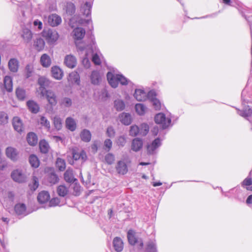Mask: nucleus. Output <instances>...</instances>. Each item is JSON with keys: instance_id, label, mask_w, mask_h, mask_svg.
I'll use <instances>...</instances> for the list:
<instances>
[{"instance_id": "f257e3e1", "label": "nucleus", "mask_w": 252, "mask_h": 252, "mask_svg": "<svg viewBox=\"0 0 252 252\" xmlns=\"http://www.w3.org/2000/svg\"><path fill=\"white\" fill-rule=\"evenodd\" d=\"M42 35L44 37L48 43H54L59 38V34L56 31L48 30H44L42 32Z\"/></svg>"}, {"instance_id": "f03ea898", "label": "nucleus", "mask_w": 252, "mask_h": 252, "mask_svg": "<svg viewBox=\"0 0 252 252\" xmlns=\"http://www.w3.org/2000/svg\"><path fill=\"white\" fill-rule=\"evenodd\" d=\"M155 121L156 123L161 125L163 128H166L171 123V120L166 118L165 115L162 113H159L155 116Z\"/></svg>"}, {"instance_id": "7ed1b4c3", "label": "nucleus", "mask_w": 252, "mask_h": 252, "mask_svg": "<svg viewBox=\"0 0 252 252\" xmlns=\"http://www.w3.org/2000/svg\"><path fill=\"white\" fill-rule=\"evenodd\" d=\"M12 179L16 182L22 183L26 181V175L19 169L14 170L11 174Z\"/></svg>"}, {"instance_id": "20e7f679", "label": "nucleus", "mask_w": 252, "mask_h": 252, "mask_svg": "<svg viewBox=\"0 0 252 252\" xmlns=\"http://www.w3.org/2000/svg\"><path fill=\"white\" fill-rule=\"evenodd\" d=\"M51 106H55L58 102L57 96L55 92L51 90L45 91L44 95Z\"/></svg>"}, {"instance_id": "39448f33", "label": "nucleus", "mask_w": 252, "mask_h": 252, "mask_svg": "<svg viewBox=\"0 0 252 252\" xmlns=\"http://www.w3.org/2000/svg\"><path fill=\"white\" fill-rule=\"evenodd\" d=\"M71 151L72 158L74 160L81 159L82 162H85L87 160V156L84 151L82 150L79 152L78 150L76 148H72Z\"/></svg>"}, {"instance_id": "423d86ee", "label": "nucleus", "mask_w": 252, "mask_h": 252, "mask_svg": "<svg viewBox=\"0 0 252 252\" xmlns=\"http://www.w3.org/2000/svg\"><path fill=\"white\" fill-rule=\"evenodd\" d=\"M37 82L40 86L39 90L41 94L43 96L44 95L45 91H47L45 90V88L49 86L50 81L45 77L41 76L38 79Z\"/></svg>"}, {"instance_id": "0eeeda50", "label": "nucleus", "mask_w": 252, "mask_h": 252, "mask_svg": "<svg viewBox=\"0 0 252 252\" xmlns=\"http://www.w3.org/2000/svg\"><path fill=\"white\" fill-rule=\"evenodd\" d=\"M48 171L50 172L47 174V180L52 185L55 184L59 182V178L55 173L53 168H48Z\"/></svg>"}, {"instance_id": "6e6552de", "label": "nucleus", "mask_w": 252, "mask_h": 252, "mask_svg": "<svg viewBox=\"0 0 252 252\" xmlns=\"http://www.w3.org/2000/svg\"><path fill=\"white\" fill-rule=\"evenodd\" d=\"M12 125L14 129L18 132L24 130V126L22 120L18 117H14L12 120Z\"/></svg>"}, {"instance_id": "1a4fd4ad", "label": "nucleus", "mask_w": 252, "mask_h": 252, "mask_svg": "<svg viewBox=\"0 0 252 252\" xmlns=\"http://www.w3.org/2000/svg\"><path fill=\"white\" fill-rule=\"evenodd\" d=\"M5 154L6 156L13 161H16L18 159V153L16 149L13 147H7L6 149Z\"/></svg>"}, {"instance_id": "9d476101", "label": "nucleus", "mask_w": 252, "mask_h": 252, "mask_svg": "<svg viewBox=\"0 0 252 252\" xmlns=\"http://www.w3.org/2000/svg\"><path fill=\"white\" fill-rule=\"evenodd\" d=\"M62 22L61 18L56 14H53L49 16L48 22L52 27L58 26Z\"/></svg>"}, {"instance_id": "9b49d317", "label": "nucleus", "mask_w": 252, "mask_h": 252, "mask_svg": "<svg viewBox=\"0 0 252 252\" xmlns=\"http://www.w3.org/2000/svg\"><path fill=\"white\" fill-rule=\"evenodd\" d=\"M73 37L75 40H80L82 39L85 36L86 32L85 30L80 27H77L74 29Z\"/></svg>"}, {"instance_id": "f8f14e48", "label": "nucleus", "mask_w": 252, "mask_h": 252, "mask_svg": "<svg viewBox=\"0 0 252 252\" xmlns=\"http://www.w3.org/2000/svg\"><path fill=\"white\" fill-rule=\"evenodd\" d=\"M161 145V142L159 138H157L156 139H155L152 143L148 145L147 147V152L149 154H153L155 150L158 148V147H159Z\"/></svg>"}, {"instance_id": "ddd939ff", "label": "nucleus", "mask_w": 252, "mask_h": 252, "mask_svg": "<svg viewBox=\"0 0 252 252\" xmlns=\"http://www.w3.org/2000/svg\"><path fill=\"white\" fill-rule=\"evenodd\" d=\"M51 73L53 77L57 80H61L63 76L62 70L57 66H54L51 68Z\"/></svg>"}, {"instance_id": "4468645a", "label": "nucleus", "mask_w": 252, "mask_h": 252, "mask_svg": "<svg viewBox=\"0 0 252 252\" xmlns=\"http://www.w3.org/2000/svg\"><path fill=\"white\" fill-rule=\"evenodd\" d=\"M50 196L49 192L47 191H42L38 193L37 196V200L41 203L43 204L49 201Z\"/></svg>"}, {"instance_id": "2eb2a0df", "label": "nucleus", "mask_w": 252, "mask_h": 252, "mask_svg": "<svg viewBox=\"0 0 252 252\" xmlns=\"http://www.w3.org/2000/svg\"><path fill=\"white\" fill-rule=\"evenodd\" d=\"M117 74L114 75L110 72L107 74V78L109 84L113 88H116L118 85V81L117 80Z\"/></svg>"}, {"instance_id": "dca6fc26", "label": "nucleus", "mask_w": 252, "mask_h": 252, "mask_svg": "<svg viewBox=\"0 0 252 252\" xmlns=\"http://www.w3.org/2000/svg\"><path fill=\"white\" fill-rule=\"evenodd\" d=\"M64 63L68 67L72 68L76 65V60L73 55H67L64 59Z\"/></svg>"}, {"instance_id": "f3484780", "label": "nucleus", "mask_w": 252, "mask_h": 252, "mask_svg": "<svg viewBox=\"0 0 252 252\" xmlns=\"http://www.w3.org/2000/svg\"><path fill=\"white\" fill-rule=\"evenodd\" d=\"M116 169L118 173L120 174L125 175L128 171L126 164L123 161H119L118 162Z\"/></svg>"}, {"instance_id": "a211bd4d", "label": "nucleus", "mask_w": 252, "mask_h": 252, "mask_svg": "<svg viewBox=\"0 0 252 252\" xmlns=\"http://www.w3.org/2000/svg\"><path fill=\"white\" fill-rule=\"evenodd\" d=\"M40 62L41 65L44 67H49L52 63L50 57L47 54H43L40 57Z\"/></svg>"}, {"instance_id": "6ab92c4d", "label": "nucleus", "mask_w": 252, "mask_h": 252, "mask_svg": "<svg viewBox=\"0 0 252 252\" xmlns=\"http://www.w3.org/2000/svg\"><path fill=\"white\" fill-rule=\"evenodd\" d=\"M21 36L25 42L29 43L32 38V33L30 30L25 28L23 29Z\"/></svg>"}, {"instance_id": "aec40b11", "label": "nucleus", "mask_w": 252, "mask_h": 252, "mask_svg": "<svg viewBox=\"0 0 252 252\" xmlns=\"http://www.w3.org/2000/svg\"><path fill=\"white\" fill-rule=\"evenodd\" d=\"M45 43L44 40L41 37L37 38L34 41L33 46L38 52L43 50L45 47Z\"/></svg>"}, {"instance_id": "412c9836", "label": "nucleus", "mask_w": 252, "mask_h": 252, "mask_svg": "<svg viewBox=\"0 0 252 252\" xmlns=\"http://www.w3.org/2000/svg\"><path fill=\"white\" fill-rule=\"evenodd\" d=\"M143 146V141L142 139L136 138L132 142L131 149L133 151L137 152L139 151Z\"/></svg>"}, {"instance_id": "4be33fe9", "label": "nucleus", "mask_w": 252, "mask_h": 252, "mask_svg": "<svg viewBox=\"0 0 252 252\" xmlns=\"http://www.w3.org/2000/svg\"><path fill=\"white\" fill-rule=\"evenodd\" d=\"M27 140L31 146H35L37 143L38 138L37 135L33 132H30L27 136Z\"/></svg>"}, {"instance_id": "5701e85b", "label": "nucleus", "mask_w": 252, "mask_h": 252, "mask_svg": "<svg viewBox=\"0 0 252 252\" xmlns=\"http://www.w3.org/2000/svg\"><path fill=\"white\" fill-rule=\"evenodd\" d=\"M9 70L13 72H16L19 67V62L16 59H11L8 62Z\"/></svg>"}, {"instance_id": "b1692460", "label": "nucleus", "mask_w": 252, "mask_h": 252, "mask_svg": "<svg viewBox=\"0 0 252 252\" xmlns=\"http://www.w3.org/2000/svg\"><path fill=\"white\" fill-rule=\"evenodd\" d=\"M113 246L115 251L118 252H121L123 249V243L119 237H116L113 240Z\"/></svg>"}, {"instance_id": "393cba45", "label": "nucleus", "mask_w": 252, "mask_h": 252, "mask_svg": "<svg viewBox=\"0 0 252 252\" xmlns=\"http://www.w3.org/2000/svg\"><path fill=\"white\" fill-rule=\"evenodd\" d=\"M4 86L5 89L8 92H11L12 91L13 83L12 79L10 76H6L3 80Z\"/></svg>"}, {"instance_id": "a878e982", "label": "nucleus", "mask_w": 252, "mask_h": 252, "mask_svg": "<svg viewBox=\"0 0 252 252\" xmlns=\"http://www.w3.org/2000/svg\"><path fill=\"white\" fill-rule=\"evenodd\" d=\"M64 179L66 182L73 183L76 180L74 177L73 170L71 169H67L64 173Z\"/></svg>"}, {"instance_id": "bb28decb", "label": "nucleus", "mask_w": 252, "mask_h": 252, "mask_svg": "<svg viewBox=\"0 0 252 252\" xmlns=\"http://www.w3.org/2000/svg\"><path fill=\"white\" fill-rule=\"evenodd\" d=\"M134 96L137 100L141 101L146 99V94L144 91L140 89H136L135 91Z\"/></svg>"}, {"instance_id": "cd10ccee", "label": "nucleus", "mask_w": 252, "mask_h": 252, "mask_svg": "<svg viewBox=\"0 0 252 252\" xmlns=\"http://www.w3.org/2000/svg\"><path fill=\"white\" fill-rule=\"evenodd\" d=\"M29 110L33 113H37L39 110L38 105L34 101L29 100L27 102Z\"/></svg>"}, {"instance_id": "c85d7f7f", "label": "nucleus", "mask_w": 252, "mask_h": 252, "mask_svg": "<svg viewBox=\"0 0 252 252\" xmlns=\"http://www.w3.org/2000/svg\"><path fill=\"white\" fill-rule=\"evenodd\" d=\"M14 210L18 215H24L26 213V207L23 203L17 204L14 207Z\"/></svg>"}, {"instance_id": "c756f323", "label": "nucleus", "mask_w": 252, "mask_h": 252, "mask_svg": "<svg viewBox=\"0 0 252 252\" xmlns=\"http://www.w3.org/2000/svg\"><path fill=\"white\" fill-rule=\"evenodd\" d=\"M121 122L125 125H129L131 122V119L130 114L123 113L120 116Z\"/></svg>"}, {"instance_id": "7c9ffc66", "label": "nucleus", "mask_w": 252, "mask_h": 252, "mask_svg": "<svg viewBox=\"0 0 252 252\" xmlns=\"http://www.w3.org/2000/svg\"><path fill=\"white\" fill-rule=\"evenodd\" d=\"M69 192L67 187L64 185H60L57 189V192L58 194L61 197L65 196Z\"/></svg>"}, {"instance_id": "2f4dec72", "label": "nucleus", "mask_w": 252, "mask_h": 252, "mask_svg": "<svg viewBox=\"0 0 252 252\" xmlns=\"http://www.w3.org/2000/svg\"><path fill=\"white\" fill-rule=\"evenodd\" d=\"M65 124L66 127L71 131H74L76 129V123L72 118H67L65 121Z\"/></svg>"}, {"instance_id": "473e14b6", "label": "nucleus", "mask_w": 252, "mask_h": 252, "mask_svg": "<svg viewBox=\"0 0 252 252\" xmlns=\"http://www.w3.org/2000/svg\"><path fill=\"white\" fill-rule=\"evenodd\" d=\"M91 82L94 85H97L99 84L101 77L99 72L97 71H93L91 76Z\"/></svg>"}, {"instance_id": "72a5a7b5", "label": "nucleus", "mask_w": 252, "mask_h": 252, "mask_svg": "<svg viewBox=\"0 0 252 252\" xmlns=\"http://www.w3.org/2000/svg\"><path fill=\"white\" fill-rule=\"evenodd\" d=\"M39 146L41 153L46 154L48 152L49 145L45 140H42L39 142Z\"/></svg>"}, {"instance_id": "f704fd0d", "label": "nucleus", "mask_w": 252, "mask_h": 252, "mask_svg": "<svg viewBox=\"0 0 252 252\" xmlns=\"http://www.w3.org/2000/svg\"><path fill=\"white\" fill-rule=\"evenodd\" d=\"M29 162L31 166L34 168H37L40 164L39 159L34 155H32L30 156Z\"/></svg>"}, {"instance_id": "c9c22d12", "label": "nucleus", "mask_w": 252, "mask_h": 252, "mask_svg": "<svg viewBox=\"0 0 252 252\" xmlns=\"http://www.w3.org/2000/svg\"><path fill=\"white\" fill-rule=\"evenodd\" d=\"M65 10L66 12L69 15L73 14L75 11L74 4L71 2H67L65 6Z\"/></svg>"}, {"instance_id": "e433bc0d", "label": "nucleus", "mask_w": 252, "mask_h": 252, "mask_svg": "<svg viewBox=\"0 0 252 252\" xmlns=\"http://www.w3.org/2000/svg\"><path fill=\"white\" fill-rule=\"evenodd\" d=\"M56 166L60 171H64L66 167L65 160L61 158H58L56 161Z\"/></svg>"}, {"instance_id": "4c0bfd02", "label": "nucleus", "mask_w": 252, "mask_h": 252, "mask_svg": "<svg viewBox=\"0 0 252 252\" xmlns=\"http://www.w3.org/2000/svg\"><path fill=\"white\" fill-rule=\"evenodd\" d=\"M127 239L129 243L131 245H133L137 242V239L135 236V232L132 230H129L128 231Z\"/></svg>"}, {"instance_id": "58836bf2", "label": "nucleus", "mask_w": 252, "mask_h": 252, "mask_svg": "<svg viewBox=\"0 0 252 252\" xmlns=\"http://www.w3.org/2000/svg\"><path fill=\"white\" fill-rule=\"evenodd\" d=\"M80 137L83 141L89 142L91 139V134L89 130L84 129L81 133Z\"/></svg>"}, {"instance_id": "ea45409f", "label": "nucleus", "mask_w": 252, "mask_h": 252, "mask_svg": "<svg viewBox=\"0 0 252 252\" xmlns=\"http://www.w3.org/2000/svg\"><path fill=\"white\" fill-rule=\"evenodd\" d=\"M16 95L19 100H23L26 98V92L21 88H18L16 90Z\"/></svg>"}, {"instance_id": "a19ab883", "label": "nucleus", "mask_w": 252, "mask_h": 252, "mask_svg": "<svg viewBox=\"0 0 252 252\" xmlns=\"http://www.w3.org/2000/svg\"><path fill=\"white\" fill-rule=\"evenodd\" d=\"M68 79L71 82H75L78 84L80 79L79 75L76 71H73L69 74Z\"/></svg>"}, {"instance_id": "79ce46f5", "label": "nucleus", "mask_w": 252, "mask_h": 252, "mask_svg": "<svg viewBox=\"0 0 252 252\" xmlns=\"http://www.w3.org/2000/svg\"><path fill=\"white\" fill-rule=\"evenodd\" d=\"M136 112L140 115H144L146 110V107L142 104L138 103L135 105Z\"/></svg>"}, {"instance_id": "37998d69", "label": "nucleus", "mask_w": 252, "mask_h": 252, "mask_svg": "<svg viewBox=\"0 0 252 252\" xmlns=\"http://www.w3.org/2000/svg\"><path fill=\"white\" fill-rule=\"evenodd\" d=\"M140 128L136 125L131 126L130 127L129 135L132 136H136L140 134Z\"/></svg>"}, {"instance_id": "c03bdc74", "label": "nucleus", "mask_w": 252, "mask_h": 252, "mask_svg": "<svg viewBox=\"0 0 252 252\" xmlns=\"http://www.w3.org/2000/svg\"><path fill=\"white\" fill-rule=\"evenodd\" d=\"M140 135L142 136H145L146 135L149 130V126L145 123L142 124L140 126Z\"/></svg>"}, {"instance_id": "a18cd8bd", "label": "nucleus", "mask_w": 252, "mask_h": 252, "mask_svg": "<svg viewBox=\"0 0 252 252\" xmlns=\"http://www.w3.org/2000/svg\"><path fill=\"white\" fill-rule=\"evenodd\" d=\"M38 123L42 126L49 129L50 125L49 121L44 116H41Z\"/></svg>"}, {"instance_id": "49530a36", "label": "nucleus", "mask_w": 252, "mask_h": 252, "mask_svg": "<svg viewBox=\"0 0 252 252\" xmlns=\"http://www.w3.org/2000/svg\"><path fill=\"white\" fill-rule=\"evenodd\" d=\"M115 107L117 111H122L125 107V104L121 100H116L114 102Z\"/></svg>"}, {"instance_id": "de8ad7c7", "label": "nucleus", "mask_w": 252, "mask_h": 252, "mask_svg": "<svg viewBox=\"0 0 252 252\" xmlns=\"http://www.w3.org/2000/svg\"><path fill=\"white\" fill-rule=\"evenodd\" d=\"M53 123L54 126L56 129H57L58 130H60V129H61L62 127V123L61 118L58 117H54L53 120Z\"/></svg>"}, {"instance_id": "09e8293b", "label": "nucleus", "mask_w": 252, "mask_h": 252, "mask_svg": "<svg viewBox=\"0 0 252 252\" xmlns=\"http://www.w3.org/2000/svg\"><path fill=\"white\" fill-rule=\"evenodd\" d=\"M32 185H30L31 189L32 190H35L38 187V179L35 176H33L32 179Z\"/></svg>"}, {"instance_id": "8fccbe9b", "label": "nucleus", "mask_w": 252, "mask_h": 252, "mask_svg": "<svg viewBox=\"0 0 252 252\" xmlns=\"http://www.w3.org/2000/svg\"><path fill=\"white\" fill-rule=\"evenodd\" d=\"M61 105L66 107H70L72 105V100L68 97H64L62 99Z\"/></svg>"}, {"instance_id": "3c124183", "label": "nucleus", "mask_w": 252, "mask_h": 252, "mask_svg": "<svg viewBox=\"0 0 252 252\" xmlns=\"http://www.w3.org/2000/svg\"><path fill=\"white\" fill-rule=\"evenodd\" d=\"M105 160L108 164H112L115 160L114 155L110 153L107 154L105 157Z\"/></svg>"}, {"instance_id": "603ef678", "label": "nucleus", "mask_w": 252, "mask_h": 252, "mask_svg": "<svg viewBox=\"0 0 252 252\" xmlns=\"http://www.w3.org/2000/svg\"><path fill=\"white\" fill-rule=\"evenodd\" d=\"M153 105L154 107V108L156 110H159L161 108V104L158 99L156 98H154L151 100Z\"/></svg>"}, {"instance_id": "864d4df0", "label": "nucleus", "mask_w": 252, "mask_h": 252, "mask_svg": "<svg viewBox=\"0 0 252 252\" xmlns=\"http://www.w3.org/2000/svg\"><path fill=\"white\" fill-rule=\"evenodd\" d=\"M7 120V115L3 112H0V124L2 125L6 123Z\"/></svg>"}, {"instance_id": "5fc2aeb1", "label": "nucleus", "mask_w": 252, "mask_h": 252, "mask_svg": "<svg viewBox=\"0 0 252 252\" xmlns=\"http://www.w3.org/2000/svg\"><path fill=\"white\" fill-rule=\"evenodd\" d=\"M92 62L94 63V64L97 65H99L101 63L100 58L96 53L93 55Z\"/></svg>"}, {"instance_id": "6e6d98bb", "label": "nucleus", "mask_w": 252, "mask_h": 252, "mask_svg": "<svg viewBox=\"0 0 252 252\" xmlns=\"http://www.w3.org/2000/svg\"><path fill=\"white\" fill-rule=\"evenodd\" d=\"M117 78L118 81V84L120 83L122 85H126L127 84V79L123 75L117 74Z\"/></svg>"}, {"instance_id": "4d7b16f0", "label": "nucleus", "mask_w": 252, "mask_h": 252, "mask_svg": "<svg viewBox=\"0 0 252 252\" xmlns=\"http://www.w3.org/2000/svg\"><path fill=\"white\" fill-rule=\"evenodd\" d=\"M60 203V199L58 197L52 198L49 202V206L51 207H55Z\"/></svg>"}, {"instance_id": "13d9d810", "label": "nucleus", "mask_w": 252, "mask_h": 252, "mask_svg": "<svg viewBox=\"0 0 252 252\" xmlns=\"http://www.w3.org/2000/svg\"><path fill=\"white\" fill-rule=\"evenodd\" d=\"M126 143V139L124 136H119L117 140V144L119 146H124Z\"/></svg>"}, {"instance_id": "bf43d9fd", "label": "nucleus", "mask_w": 252, "mask_h": 252, "mask_svg": "<svg viewBox=\"0 0 252 252\" xmlns=\"http://www.w3.org/2000/svg\"><path fill=\"white\" fill-rule=\"evenodd\" d=\"M80 186L79 185L75 184L73 187V194L75 196H78L80 194Z\"/></svg>"}, {"instance_id": "052dcab7", "label": "nucleus", "mask_w": 252, "mask_h": 252, "mask_svg": "<svg viewBox=\"0 0 252 252\" xmlns=\"http://www.w3.org/2000/svg\"><path fill=\"white\" fill-rule=\"evenodd\" d=\"M112 142L109 139H107L104 141V147L107 151H109L112 147Z\"/></svg>"}, {"instance_id": "680f3d73", "label": "nucleus", "mask_w": 252, "mask_h": 252, "mask_svg": "<svg viewBox=\"0 0 252 252\" xmlns=\"http://www.w3.org/2000/svg\"><path fill=\"white\" fill-rule=\"evenodd\" d=\"M106 133L108 136L110 137H114L115 134V131L112 126H109L107 128Z\"/></svg>"}, {"instance_id": "e2e57ef3", "label": "nucleus", "mask_w": 252, "mask_h": 252, "mask_svg": "<svg viewBox=\"0 0 252 252\" xmlns=\"http://www.w3.org/2000/svg\"><path fill=\"white\" fill-rule=\"evenodd\" d=\"M26 77H30L32 72V67L31 65H27L26 67Z\"/></svg>"}, {"instance_id": "0e129e2a", "label": "nucleus", "mask_w": 252, "mask_h": 252, "mask_svg": "<svg viewBox=\"0 0 252 252\" xmlns=\"http://www.w3.org/2000/svg\"><path fill=\"white\" fill-rule=\"evenodd\" d=\"M252 114V110L251 108H248L241 112V115L244 117H247L251 116Z\"/></svg>"}, {"instance_id": "69168bd1", "label": "nucleus", "mask_w": 252, "mask_h": 252, "mask_svg": "<svg viewBox=\"0 0 252 252\" xmlns=\"http://www.w3.org/2000/svg\"><path fill=\"white\" fill-rule=\"evenodd\" d=\"M252 185V179L251 178H246L242 182L243 186H249Z\"/></svg>"}, {"instance_id": "338daca9", "label": "nucleus", "mask_w": 252, "mask_h": 252, "mask_svg": "<svg viewBox=\"0 0 252 252\" xmlns=\"http://www.w3.org/2000/svg\"><path fill=\"white\" fill-rule=\"evenodd\" d=\"M147 249L148 251L150 252H154L155 250V245L152 243H149L147 245Z\"/></svg>"}, {"instance_id": "774afa93", "label": "nucleus", "mask_w": 252, "mask_h": 252, "mask_svg": "<svg viewBox=\"0 0 252 252\" xmlns=\"http://www.w3.org/2000/svg\"><path fill=\"white\" fill-rule=\"evenodd\" d=\"M33 25L34 26H38V29L39 30H41L42 28V22L38 20H36L33 22Z\"/></svg>"}]
</instances>
